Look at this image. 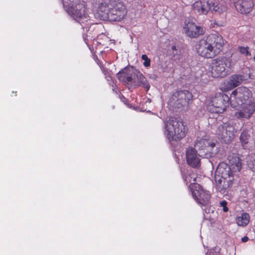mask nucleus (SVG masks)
<instances>
[{"label": "nucleus", "instance_id": "f257e3e1", "mask_svg": "<svg viewBox=\"0 0 255 255\" xmlns=\"http://www.w3.org/2000/svg\"><path fill=\"white\" fill-rule=\"evenodd\" d=\"M230 104L233 108L240 110L234 113L237 119H249L255 111V100L252 92L245 87H240L233 91L230 95Z\"/></svg>", "mask_w": 255, "mask_h": 255}, {"label": "nucleus", "instance_id": "f03ea898", "mask_svg": "<svg viewBox=\"0 0 255 255\" xmlns=\"http://www.w3.org/2000/svg\"><path fill=\"white\" fill-rule=\"evenodd\" d=\"M229 160L230 166L224 162L221 163L215 173L216 186L220 190L226 189L232 184L234 180L233 172L240 171L242 168V163L238 157L230 156Z\"/></svg>", "mask_w": 255, "mask_h": 255}, {"label": "nucleus", "instance_id": "7ed1b4c3", "mask_svg": "<svg viewBox=\"0 0 255 255\" xmlns=\"http://www.w3.org/2000/svg\"><path fill=\"white\" fill-rule=\"evenodd\" d=\"M223 44L222 37L213 34L199 40L195 48L199 55L206 58H212L220 53Z\"/></svg>", "mask_w": 255, "mask_h": 255}, {"label": "nucleus", "instance_id": "20e7f679", "mask_svg": "<svg viewBox=\"0 0 255 255\" xmlns=\"http://www.w3.org/2000/svg\"><path fill=\"white\" fill-rule=\"evenodd\" d=\"M164 134L169 141L178 140L183 138L186 130L182 122L170 118L164 122Z\"/></svg>", "mask_w": 255, "mask_h": 255}, {"label": "nucleus", "instance_id": "39448f33", "mask_svg": "<svg viewBox=\"0 0 255 255\" xmlns=\"http://www.w3.org/2000/svg\"><path fill=\"white\" fill-rule=\"evenodd\" d=\"M68 13L76 21L82 24L89 20L85 4L74 0H62Z\"/></svg>", "mask_w": 255, "mask_h": 255}, {"label": "nucleus", "instance_id": "423d86ee", "mask_svg": "<svg viewBox=\"0 0 255 255\" xmlns=\"http://www.w3.org/2000/svg\"><path fill=\"white\" fill-rule=\"evenodd\" d=\"M234 63L230 59L219 57L214 59L210 65L209 71L213 77H223L228 74Z\"/></svg>", "mask_w": 255, "mask_h": 255}, {"label": "nucleus", "instance_id": "0eeeda50", "mask_svg": "<svg viewBox=\"0 0 255 255\" xmlns=\"http://www.w3.org/2000/svg\"><path fill=\"white\" fill-rule=\"evenodd\" d=\"M230 98L221 93H216L211 98L208 104V109L213 113H223L229 105Z\"/></svg>", "mask_w": 255, "mask_h": 255}, {"label": "nucleus", "instance_id": "6e6552de", "mask_svg": "<svg viewBox=\"0 0 255 255\" xmlns=\"http://www.w3.org/2000/svg\"><path fill=\"white\" fill-rule=\"evenodd\" d=\"M192 99V94L188 91L175 92L170 98L168 105L175 109L187 107Z\"/></svg>", "mask_w": 255, "mask_h": 255}, {"label": "nucleus", "instance_id": "1a4fd4ad", "mask_svg": "<svg viewBox=\"0 0 255 255\" xmlns=\"http://www.w3.org/2000/svg\"><path fill=\"white\" fill-rule=\"evenodd\" d=\"M128 10L125 3L122 1H115L110 8L107 14L111 20L119 21L127 16Z\"/></svg>", "mask_w": 255, "mask_h": 255}, {"label": "nucleus", "instance_id": "9d476101", "mask_svg": "<svg viewBox=\"0 0 255 255\" xmlns=\"http://www.w3.org/2000/svg\"><path fill=\"white\" fill-rule=\"evenodd\" d=\"M195 147L200 150H203L204 155L208 157L212 156L219 151L218 147L216 146V143L213 140L201 138L197 140L195 144Z\"/></svg>", "mask_w": 255, "mask_h": 255}, {"label": "nucleus", "instance_id": "9b49d317", "mask_svg": "<svg viewBox=\"0 0 255 255\" xmlns=\"http://www.w3.org/2000/svg\"><path fill=\"white\" fill-rule=\"evenodd\" d=\"M216 134L218 138L223 142H230L235 136V128L229 123H224L218 127Z\"/></svg>", "mask_w": 255, "mask_h": 255}, {"label": "nucleus", "instance_id": "f8f14e48", "mask_svg": "<svg viewBox=\"0 0 255 255\" xmlns=\"http://www.w3.org/2000/svg\"><path fill=\"white\" fill-rule=\"evenodd\" d=\"M190 190L193 197L199 204L206 206L209 204L210 194L202 189L199 184H193L190 186Z\"/></svg>", "mask_w": 255, "mask_h": 255}, {"label": "nucleus", "instance_id": "ddd939ff", "mask_svg": "<svg viewBox=\"0 0 255 255\" xmlns=\"http://www.w3.org/2000/svg\"><path fill=\"white\" fill-rule=\"evenodd\" d=\"M183 30L189 37L196 38L204 33L203 27L197 25L192 20L186 19L183 25Z\"/></svg>", "mask_w": 255, "mask_h": 255}, {"label": "nucleus", "instance_id": "4468645a", "mask_svg": "<svg viewBox=\"0 0 255 255\" xmlns=\"http://www.w3.org/2000/svg\"><path fill=\"white\" fill-rule=\"evenodd\" d=\"M211 8L210 0H198L192 4V10L199 15H206Z\"/></svg>", "mask_w": 255, "mask_h": 255}, {"label": "nucleus", "instance_id": "2eb2a0df", "mask_svg": "<svg viewBox=\"0 0 255 255\" xmlns=\"http://www.w3.org/2000/svg\"><path fill=\"white\" fill-rule=\"evenodd\" d=\"M186 160L187 163L194 167H198L200 165V156H204L200 151L199 154L192 147H189L186 150Z\"/></svg>", "mask_w": 255, "mask_h": 255}, {"label": "nucleus", "instance_id": "dca6fc26", "mask_svg": "<svg viewBox=\"0 0 255 255\" xmlns=\"http://www.w3.org/2000/svg\"><path fill=\"white\" fill-rule=\"evenodd\" d=\"M236 9L242 14L249 13L253 8L252 0H236L235 2Z\"/></svg>", "mask_w": 255, "mask_h": 255}, {"label": "nucleus", "instance_id": "f3484780", "mask_svg": "<svg viewBox=\"0 0 255 255\" xmlns=\"http://www.w3.org/2000/svg\"><path fill=\"white\" fill-rule=\"evenodd\" d=\"M247 76L243 75L232 76L227 82V87L223 88L227 91L240 85L242 82L247 80Z\"/></svg>", "mask_w": 255, "mask_h": 255}, {"label": "nucleus", "instance_id": "a211bd4d", "mask_svg": "<svg viewBox=\"0 0 255 255\" xmlns=\"http://www.w3.org/2000/svg\"><path fill=\"white\" fill-rule=\"evenodd\" d=\"M211 8L210 10L213 13L221 14L226 12L227 6L224 1H213L210 0Z\"/></svg>", "mask_w": 255, "mask_h": 255}, {"label": "nucleus", "instance_id": "6ab92c4d", "mask_svg": "<svg viewBox=\"0 0 255 255\" xmlns=\"http://www.w3.org/2000/svg\"><path fill=\"white\" fill-rule=\"evenodd\" d=\"M250 220V216L247 213H242L236 217L235 221L238 226L245 227L248 225Z\"/></svg>", "mask_w": 255, "mask_h": 255}, {"label": "nucleus", "instance_id": "aec40b11", "mask_svg": "<svg viewBox=\"0 0 255 255\" xmlns=\"http://www.w3.org/2000/svg\"><path fill=\"white\" fill-rule=\"evenodd\" d=\"M117 78L120 81L127 84L131 83L132 79L131 76L129 74V71L127 69L119 72L117 74Z\"/></svg>", "mask_w": 255, "mask_h": 255}, {"label": "nucleus", "instance_id": "412c9836", "mask_svg": "<svg viewBox=\"0 0 255 255\" xmlns=\"http://www.w3.org/2000/svg\"><path fill=\"white\" fill-rule=\"evenodd\" d=\"M137 77V83L135 81V86H141L144 87L147 91L150 88V85L148 83L145 77L140 72H138L136 75Z\"/></svg>", "mask_w": 255, "mask_h": 255}, {"label": "nucleus", "instance_id": "4be33fe9", "mask_svg": "<svg viewBox=\"0 0 255 255\" xmlns=\"http://www.w3.org/2000/svg\"><path fill=\"white\" fill-rule=\"evenodd\" d=\"M197 177V175L193 172H188L186 175H184L183 177L184 180L187 184L190 183L189 185V187L190 189V186L193 184H195V182L196 181V179Z\"/></svg>", "mask_w": 255, "mask_h": 255}, {"label": "nucleus", "instance_id": "5701e85b", "mask_svg": "<svg viewBox=\"0 0 255 255\" xmlns=\"http://www.w3.org/2000/svg\"><path fill=\"white\" fill-rule=\"evenodd\" d=\"M250 135L248 134L247 131L244 130L240 136V141L241 142L242 146L245 148L247 146L246 144L248 143Z\"/></svg>", "mask_w": 255, "mask_h": 255}, {"label": "nucleus", "instance_id": "b1692460", "mask_svg": "<svg viewBox=\"0 0 255 255\" xmlns=\"http://www.w3.org/2000/svg\"><path fill=\"white\" fill-rule=\"evenodd\" d=\"M239 50L241 54L246 57L251 55V53L249 51L248 47H239Z\"/></svg>", "mask_w": 255, "mask_h": 255}, {"label": "nucleus", "instance_id": "393cba45", "mask_svg": "<svg viewBox=\"0 0 255 255\" xmlns=\"http://www.w3.org/2000/svg\"><path fill=\"white\" fill-rule=\"evenodd\" d=\"M141 59L144 61L143 65L146 67H148L150 65V60L148 58L147 56L145 54H143L141 56Z\"/></svg>", "mask_w": 255, "mask_h": 255}, {"label": "nucleus", "instance_id": "a878e982", "mask_svg": "<svg viewBox=\"0 0 255 255\" xmlns=\"http://www.w3.org/2000/svg\"><path fill=\"white\" fill-rule=\"evenodd\" d=\"M221 206L223 207V210L225 212H227L228 211V208L227 207V202L224 200L220 202Z\"/></svg>", "mask_w": 255, "mask_h": 255}, {"label": "nucleus", "instance_id": "bb28decb", "mask_svg": "<svg viewBox=\"0 0 255 255\" xmlns=\"http://www.w3.org/2000/svg\"><path fill=\"white\" fill-rule=\"evenodd\" d=\"M241 240L242 242L246 243L249 240V238L247 236H245L242 238Z\"/></svg>", "mask_w": 255, "mask_h": 255}, {"label": "nucleus", "instance_id": "cd10ccee", "mask_svg": "<svg viewBox=\"0 0 255 255\" xmlns=\"http://www.w3.org/2000/svg\"><path fill=\"white\" fill-rule=\"evenodd\" d=\"M172 49L173 50L172 54H175L176 53H175L174 52V50H176V47H175V46H173L172 47Z\"/></svg>", "mask_w": 255, "mask_h": 255}, {"label": "nucleus", "instance_id": "c85d7f7f", "mask_svg": "<svg viewBox=\"0 0 255 255\" xmlns=\"http://www.w3.org/2000/svg\"><path fill=\"white\" fill-rule=\"evenodd\" d=\"M106 78L108 81H110V80H112V78L111 77H106Z\"/></svg>", "mask_w": 255, "mask_h": 255}, {"label": "nucleus", "instance_id": "c756f323", "mask_svg": "<svg viewBox=\"0 0 255 255\" xmlns=\"http://www.w3.org/2000/svg\"><path fill=\"white\" fill-rule=\"evenodd\" d=\"M254 60H255V57H254Z\"/></svg>", "mask_w": 255, "mask_h": 255}, {"label": "nucleus", "instance_id": "7c9ffc66", "mask_svg": "<svg viewBox=\"0 0 255 255\" xmlns=\"http://www.w3.org/2000/svg\"><path fill=\"white\" fill-rule=\"evenodd\" d=\"M206 255H207L206 254Z\"/></svg>", "mask_w": 255, "mask_h": 255}]
</instances>
